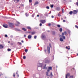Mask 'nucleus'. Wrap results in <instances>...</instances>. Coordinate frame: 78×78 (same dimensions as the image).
Returning <instances> with one entry per match:
<instances>
[{
	"label": "nucleus",
	"mask_w": 78,
	"mask_h": 78,
	"mask_svg": "<svg viewBox=\"0 0 78 78\" xmlns=\"http://www.w3.org/2000/svg\"><path fill=\"white\" fill-rule=\"evenodd\" d=\"M49 58H45L44 59V62H45L46 64L49 63V62H50V60H49Z\"/></svg>",
	"instance_id": "obj_1"
},
{
	"label": "nucleus",
	"mask_w": 78,
	"mask_h": 78,
	"mask_svg": "<svg viewBox=\"0 0 78 78\" xmlns=\"http://www.w3.org/2000/svg\"><path fill=\"white\" fill-rule=\"evenodd\" d=\"M47 49L48 54H50V47L48 46L47 47Z\"/></svg>",
	"instance_id": "obj_2"
},
{
	"label": "nucleus",
	"mask_w": 78,
	"mask_h": 78,
	"mask_svg": "<svg viewBox=\"0 0 78 78\" xmlns=\"http://www.w3.org/2000/svg\"><path fill=\"white\" fill-rule=\"evenodd\" d=\"M9 27L12 28V27H13L14 26V24H13V23H9Z\"/></svg>",
	"instance_id": "obj_3"
},
{
	"label": "nucleus",
	"mask_w": 78,
	"mask_h": 78,
	"mask_svg": "<svg viewBox=\"0 0 78 78\" xmlns=\"http://www.w3.org/2000/svg\"><path fill=\"white\" fill-rule=\"evenodd\" d=\"M40 22L42 23H45L46 21L45 20H41L40 21Z\"/></svg>",
	"instance_id": "obj_4"
},
{
	"label": "nucleus",
	"mask_w": 78,
	"mask_h": 78,
	"mask_svg": "<svg viewBox=\"0 0 78 78\" xmlns=\"http://www.w3.org/2000/svg\"><path fill=\"white\" fill-rule=\"evenodd\" d=\"M70 76V74L69 73H68L66 75V78H67V76Z\"/></svg>",
	"instance_id": "obj_5"
},
{
	"label": "nucleus",
	"mask_w": 78,
	"mask_h": 78,
	"mask_svg": "<svg viewBox=\"0 0 78 78\" xmlns=\"http://www.w3.org/2000/svg\"><path fill=\"white\" fill-rule=\"evenodd\" d=\"M78 12V11L77 10H73V14H76Z\"/></svg>",
	"instance_id": "obj_6"
},
{
	"label": "nucleus",
	"mask_w": 78,
	"mask_h": 78,
	"mask_svg": "<svg viewBox=\"0 0 78 78\" xmlns=\"http://www.w3.org/2000/svg\"><path fill=\"white\" fill-rule=\"evenodd\" d=\"M3 27H4V28H8V26L6 24H4L3 25Z\"/></svg>",
	"instance_id": "obj_7"
},
{
	"label": "nucleus",
	"mask_w": 78,
	"mask_h": 78,
	"mask_svg": "<svg viewBox=\"0 0 78 78\" xmlns=\"http://www.w3.org/2000/svg\"><path fill=\"white\" fill-rule=\"evenodd\" d=\"M42 37L43 39H45L46 38V37H45V35H42Z\"/></svg>",
	"instance_id": "obj_8"
},
{
	"label": "nucleus",
	"mask_w": 78,
	"mask_h": 78,
	"mask_svg": "<svg viewBox=\"0 0 78 78\" xmlns=\"http://www.w3.org/2000/svg\"><path fill=\"white\" fill-rule=\"evenodd\" d=\"M64 34L66 35L67 34V32L66 31H65L64 33H62V36H64Z\"/></svg>",
	"instance_id": "obj_9"
},
{
	"label": "nucleus",
	"mask_w": 78,
	"mask_h": 78,
	"mask_svg": "<svg viewBox=\"0 0 78 78\" xmlns=\"http://www.w3.org/2000/svg\"><path fill=\"white\" fill-rule=\"evenodd\" d=\"M26 28H27V29H29V30H31V28L30 26L27 27H26Z\"/></svg>",
	"instance_id": "obj_10"
},
{
	"label": "nucleus",
	"mask_w": 78,
	"mask_h": 78,
	"mask_svg": "<svg viewBox=\"0 0 78 78\" xmlns=\"http://www.w3.org/2000/svg\"><path fill=\"white\" fill-rule=\"evenodd\" d=\"M35 33H36V32L35 31L31 32V34L32 35H33V34H34Z\"/></svg>",
	"instance_id": "obj_11"
},
{
	"label": "nucleus",
	"mask_w": 78,
	"mask_h": 78,
	"mask_svg": "<svg viewBox=\"0 0 78 78\" xmlns=\"http://www.w3.org/2000/svg\"><path fill=\"white\" fill-rule=\"evenodd\" d=\"M2 48H3V46L2 45H0V49H2Z\"/></svg>",
	"instance_id": "obj_12"
},
{
	"label": "nucleus",
	"mask_w": 78,
	"mask_h": 78,
	"mask_svg": "<svg viewBox=\"0 0 78 78\" xmlns=\"http://www.w3.org/2000/svg\"><path fill=\"white\" fill-rule=\"evenodd\" d=\"M28 39H31V35H30L28 36Z\"/></svg>",
	"instance_id": "obj_13"
},
{
	"label": "nucleus",
	"mask_w": 78,
	"mask_h": 78,
	"mask_svg": "<svg viewBox=\"0 0 78 78\" xmlns=\"http://www.w3.org/2000/svg\"><path fill=\"white\" fill-rule=\"evenodd\" d=\"M39 4V2H35V3L34 4V5H38Z\"/></svg>",
	"instance_id": "obj_14"
},
{
	"label": "nucleus",
	"mask_w": 78,
	"mask_h": 78,
	"mask_svg": "<svg viewBox=\"0 0 78 78\" xmlns=\"http://www.w3.org/2000/svg\"><path fill=\"white\" fill-rule=\"evenodd\" d=\"M60 41L61 42H62L63 41V39L62 37H61L60 38Z\"/></svg>",
	"instance_id": "obj_15"
},
{
	"label": "nucleus",
	"mask_w": 78,
	"mask_h": 78,
	"mask_svg": "<svg viewBox=\"0 0 78 78\" xmlns=\"http://www.w3.org/2000/svg\"><path fill=\"white\" fill-rule=\"evenodd\" d=\"M48 69L49 70H52V67H49Z\"/></svg>",
	"instance_id": "obj_16"
},
{
	"label": "nucleus",
	"mask_w": 78,
	"mask_h": 78,
	"mask_svg": "<svg viewBox=\"0 0 78 78\" xmlns=\"http://www.w3.org/2000/svg\"><path fill=\"white\" fill-rule=\"evenodd\" d=\"M22 30H23L24 31H26L27 30H26V29L24 28H23Z\"/></svg>",
	"instance_id": "obj_17"
},
{
	"label": "nucleus",
	"mask_w": 78,
	"mask_h": 78,
	"mask_svg": "<svg viewBox=\"0 0 78 78\" xmlns=\"http://www.w3.org/2000/svg\"><path fill=\"white\" fill-rule=\"evenodd\" d=\"M73 13V12L72 11H71L70 12H69V14H70L71 15L72 14V13Z\"/></svg>",
	"instance_id": "obj_18"
},
{
	"label": "nucleus",
	"mask_w": 78,
	"mask_h": 78,
	"mask_svg": "<svg viewBox=\"0 0 78 78\" xmlns=\"http://www.w3.org/2000/svg\"><path fill=\"white\" fill-rule=\"evenodd\" d=\"M59 31L60 32H62V28H60L59 29Z\"/></svg>",
	"instance_id": "obj_19"
},
{
	"label": "nucleus",
	"mask_w": 78,
	"mask_h": 78,
	"mask_svg": "<svg viewBox=\"0 0 78 78\" xmlns=\"http://www.w3.org/2000/svg\"><path fill=\"white\" fill-rule=\"evenodd\" d=\"M58 17H61V15L59 14V13H58Z\"/></svg>",
	"instance_id": "obj_20"
},
{
	"label": "nucleus",
	"mask_w": 78,
	"mask_h": 78,
	"mask_svg": "<svg viewBox=\"0 0 78 78\" xmlns=\"http://www.w3.org/2000/svg\"><path fill=\"white\" fill-rule=\"evenodd\" d=\"M23 58L24 59H26V56H23Z\"/></svg>",
	"instance_id": "obj_21"
},
{
	"label": "nucleus",
	"mask_w": 78,
	"mask_h": 78,
	"mask_svg": "<svg viewBox=\"0 0 78 78\" xmlns=\"http://www.w3.org/2000/svg\"><path fill=\"white\" fill-rule=\"evenodd\" d=\"M52 34H54V35H55V31H52Z\"/></svg>",
	"instance_id": "obj_22"
},
{
	"label": "nucleus",
	"mask_w": 78,
	"mask_h": 78,
	"mask_svg": "<svg viewBox=\"0 0 78 78\" xmlns=\"http://www.w3.org/2000/svg\"><path fill=\"white\" fill-rule=\"evenodd\" d=\"M46 8H47V9H50V7H49V6H47L46 7Z\"/></svg>",
	"instance_id": "obj_23"
},
{
	"label": "nucleus",
	"mask_w": 78,
	"mask_h": 78,
	"mask_svg": "<svg viewBox=\"0 0 78 78\" xmlns=\"http://www.w3.org/2000/svg\"><path fill=\"white\" fill-rule=\"evenodd\" d=\"M11 49H7V51H11Z\"/></svg>",
	"instance_id": "obj_24"
},
{
	"label": "nucleus",
	"mask_w": 78,
	"mask_h": 78,
	"mask_svg": "<svg viewBox=\"0 0 78 78\" xmlns=\"http://www.w3.org/2000/svg\"><path fill=\"white\" fill-rule=\"evenodd\" d=\"M46 65H45L43 67V69H45L46 68Z\"/></svg>",
	"instance_id": "obj_25"
},
{
	"label": "nucleus",
	"mask_w": 78,
	"mask_h": 78,
	"mask_svg": "<svg viewBox=\"0 0 78 78\" xmlns=\"http://www.w3.org/2000/svg\"><path fill=\"white\" fill-rule=\"evenodd\" d=\"M69 78H73V76H70L69 77Z\"/></svg>",
	"instance_id": "obj_26"
},
{
	"label": "nucleus",
	"mask_w": 78,
	"mask_h": 78,
	"mask_svg": "<svg viewBox=\"0 0 78 78\" xmlns=\"http://www.w3.org/2000/svg\"><path fill=\"white\" fill-rule=\"evenodd\" d=\"M50 5L51 6V8H53V6L54 5Z\"/></svg>",
	"instance_id": "obj_27"
},
{
	"label": "nucleus",
	"mask_w": 78,
	"mask_h": 78,
	"mask_svg": "<svg viewBox=\"0 0 78 78\" xmlns=\"http://www.w3.org/2000/svg\"><path fill=\"white\" fill-rule=\"evenodd\" d=\"M49 45L50 47H51V44L49 43Z\"/></svg>",
	"instance_id": "obj_28"
},
{
	"label": "nucleus",
	"mask_w": 78,
	"mask_h": 78,
	"mask_svg": "<svg viewBox=\"0 0 78 78\" xmlns=\"http://www.w3.org/2000/svg\"><path fill=\"white\" fill-rule=\"evenodd\" d=\"M62 37L63 38V39H66V37L64 36H62Z\"/></svg>",
	"instance_id": "obj_29"
},
{
	"label": "nucleus",
	"mask_w": 78,
	"mask_h": 78,
	"mask_svg": "<svg viewBox=\"0 0 78 78\" xmlns=\"http://www.w3.org/2000/svg\"><path fill=\"white\" fill-rule=\"evenodd\" d=\"M48 72H46V75H47V76H48Z\"/></svg>",
	"instance_id": "obj_30"
},
{
	"label": "nucleus",
	"mask_w": 78,
	"mask_h": 78,
	"mask_svg": "<svg viewBox=\"0 0 78 78\" xmlns=\"http://www.w3.org/2000/svg\"><path fill=\"white\" fill-rule=\"evenodd\" d=\"M50 76H53V74H52V72L51 73Z\"/></svg>",
	"instance_id": "obj_31"
},
{
	"label": "nucleus",
	"mask_w": 78,
	"mask_h": 78,
	"mask_svg": "<svg viewBox=\"0 0 78 78\" xmlns=\"http://www.w3.org/2000/svg\"><path fill=\"white\" fill-rule=\"evenodd\" d=\"M19 0H14V2H19Z\"/></svg>",
	"instance_id": "obj_32"
},
{
	"label": "nucleus",
	"mask_w": 78,
	"mask_h": 78,
	"mask_svg": "<svg viewBox=\"0 0 78 78\" xmlns=\"http://www.w3.org/2000/svg\"><path fill=\"white\" fill-rule=\"evenodd\" d=\"M25 15L27 16V17H28V14H27V13H25Z\"/></svg>",
	"instance_id": "obj_33"
},
{
	"label": "nucleus",
	"mask_w": 78,
	"mask_h": 78,
	"mask_svg": "<svg viewBox=\"0 0 78 78\" xmlns=\"http://www.w3.org/2000/svg\"><path fill=\"white\" fill-rule=\"evenodd\" d=\"M66 48H67V49H68V50H70V48H68V47H67V46L66 47Z\"/></svg>",
	"instance_id": "obj_34"
},
{
	"label": "nucleus",
	"mask_w": 78,
	"mask_h": 78,
	"mask_svg": "<svg viewBox=\"0 0 78 78\" xmlns=\"http://www.w3.org/2000/svg\"><path fill=\"white\" fill-rule=\"evenodd\" d=\"M57 27H58V28H60V26L59 25H57Z\"/></svg>",
	"instance_id": "obj_35"
},
{
	"label": "nucleus",
	"mask_w": 78,
	"mask_h": 78,
	"mask_svg": "<svg viewBox=\"0 0 78 78\" xmlns=\"http://www.w3.org/2000/svg\"><path fill=\"white\" fill-rule=\"evenodd\" d=\"M37 37V36H34V39H36Z\"/></svg>",
	"instance_id": "obj_36"
},
{
	"label": "nucleus",
	"mask_w": 78,
	"mask_h": 78,
	"mask_svg": "<svg viewBox=\"0 0 78 78\" xmlns=\"http://www.w3.org/2000/svg\"><path fill=\"white\" fill-rule=\"evenodd\" d=\"M75 27L76 28H78V26H77L76 25H75Z\"/></svg>",
	"instance_id": "obj_37"
},
{
	"label": "nucleus",
	"mask_w": 78,
	"mask_h": 78,
	"mask_svg": "<svg viewBox=\"0 0 78 78\" xmlns=\"http://www.w3.org/2000/svg\"><path fill=\"white\" fill-rule=\"evenodd\" d=\"M48 26H51V23H49L48 24Z\"/></svg>",
	"instance_id": "obj_38"
},
{
	"label": "nucleus",
	"mask_w": 78,
	"mask_h": 78,
	"mask_svg": "<svg viewBox=\"0 0 78 78\" xmlns=\"http://www.w3.org/2000/svg\"><path fill=\"white\" fill-rule=\"evenodd\" d=\"M15 73H13V76L14 77H15Z\"/></svg>",
	"instance_id": "obj_39"
},
{
	"label": "nucleus",
	"mask_w": 78,
	"mask_h": 78,
	"mask_svg": "<svg viewBox=\"0 0 78 78\" xmlns=\"http://www.w3.org/2000/svg\"><path fill=\"white\" fill-rule=\"evenodd\" d=\"M25 52H27V51H28V50H27V49H25Z\"/></svg>",
	"instance_id": "obj_40"
},
{
	"label": "nucleus",
	"mask_w": 78,
	"mask_h": 78,
	"mask_svg": "<svg viewBox=\"0 0 78 78\" xmlns=\"http://www.w3.org/2000/svg\"><path fill=\"white\" fill-rule=\"evenodd\" d=\"M29 2L30 3H31L32 2V0H29Z\"/></svg>",
	"instance_id": "obj_41"
},
{
	"label": "nucleus",
	"mask_w": 78,
	"mask_h": 78,
	"mask_svg": "<svg viewBox=\"0 0 78 78\" xmlns=\"http://www.w3.org/2000/svg\"><path fill=\"white\" fill-rule=\"evenodd\" d=\"M5 37H8V35H5Z\"/></svg>",
	"instance_id": "obj_42"
},
{
	"label": "nucleus",
	"mask_w": 78,
	"mask_h": 78,
	"mask_svg": "<svg viewBox=\"0 0 78 78\" xmlns=\"http://www.w3.org/2000/svg\"><path fill=\"white\" fill-rule=\"evenodd\" d=\"M42 23H40V24L39 25V26H40V27H41V26H42Z\"/></svg>",
	"instance_id": "obj_43"
},
{
	"label": "nucleus",
	"mask_w": 78,
	"mask_h": 78,
	"mask_svg": "<svg viewBox=\"0 0 78 78\" xmlns=\"http://www.w3.org/2000/svg\"><path fill=\"white\" fill-rule=\"evenodd\" d=\"M15 25L16 26H19V25H18V24H15Z\"/></svg>",
	"instance_id": "obj_44"
},
{
	"label": "nucleus",
	"mask_w": 78,
	"mask_h": 78,
	"mask_svg": "<svg viewBox=\"0 0 78 78\" xmlns=\"http://www.w3.org/2000/svg\"><path fill=\"white\" fill-rule=\"evenodd\" d=\"M47 72H50V69H48Z\"/></svg>",
	"instance_id": "obj_45"
},
{
	"label": "nucleus",
	"mask_w": 78,
	"mask_h": 78,
	"mask_svg": "<svg viewBox=\"0 0 78 78\" xmlns=\"http://www.w3.org/2000/svg\"><path fill=\"white\" fill-rule=\"evenodd\" d=\"M66 22V20H63V22Z\"/></svg>",
	"instance_id": "obj_46"
},
{
	"label": "nucleus",
	"mask_w": 78,
	"mask_h": 78,
	"mask_svg": "<svg viewBox=\"0 0 78 78\" xmlns=\"http://www.w3.org/2000/svg\"><path fill=\"white\" fill-rule=\"evenodd\" d=\"M28 33H31V31L28 32Z\"/></svg>",
	"instance_id": "obj_47"
},
{
	"label": "nucleus",
	"mask_w": 78,
	"mask_h": 78,
	"mask_svg": "<svg viewBox=\"0 0 78 78\" xmlns=\"http://www.w3.org/2000/svg\"><path fill=\"white\" fill-rule=\"evenodd\" d=\"M51 17V18H54V16H52Z\"/></svg>",
	"instance_id": "obj_48"
},
{
	"label": "nucleus",
	"mask_w": 78,
	"mask_h": 78,
	"mask_svg": "<svg viewBox=\"0 0 78 78\" xmlns=\"http://www.w3.org/2000/svg\"><path fill=\"white\" fill-rule=\"evenodd\" d=\"M57 9H58V10L60 9V8H58Z\"/></svg>",
	"instance_id": "obj_49"
},
{
	"label": "nucleus",
	"mask_w": 78,
	"mask_h": 78,
	"mask_svg": "<svg viewBox=\"0 0 78 78\" xmlns=\"http://www.w3.org/2000/svg\"><path fill=\"white\" fill-rule=\"evenodd\" d=\"M62 13H64V10H62Z\"/></svg>",
	"instance_id": "obj_50"
},
{
	"label": "nucleus",
	"mask_w": 78,
	"mask_h": 78,
	"mask_svg": "<svg viewBox=\"0 0 78 78\" xmlns=\"http://www.w3.org/2000/svg\"><path fill=\"white\" fill-rule=\"evenodd\" d=\"M21 42H22V43H23V40H22V41H21Z\"/></svg>",
	"instance_id": "obj_51"
},
{
	"label": "nucleus",
	"mask_w": 78,
	"mask_h": 78,
	"mask_svg": "<svg viewBox=\"0 0 78 78\" xmlns=\"http://www.w3.org/2000/svg\"><path fill=\"white\" fill-rule=\"evenodd\" d=\"M76 5L77 6H78V2H76Z\"/></svg>",
	"instance_id": "obj_52"
},
{
	"label": "nucleus",
	"mask_w": 78,
	"mask_h": 78,
	"mask_svg": "<svg viewBox=\"0 0 78 78\" xmlns=\"http://www.w3.org/2000/svg\"><path fill=\"white\" fill-rule=\"evenodd\" d=\"M17 23H18V24H20V23L19 22H17Z\"/></svg>",
	"instance_id": "obj_53"
},
{
	"label": "nucleus",
	"mask_w": 78,
	"mask_h": 78,
	"mask_svg": "<svg viewBox=\"0 0 78 78\" xmlns=\"http://www.w3.org/2000/svg\"><path fill=\"white\" fill-rule=\"evenodd\" d=\"M44 51H45V52H46V51H47V50H46V49H45V50H44Z\"/></svg>",
	"instance_id": "obj_54"
},
{
	"label": "nucleus",
	"mask_w": 78,
	"mask_h": 78,
	"mask_svg": "<svg viewBox=\"0 0 78 78\" xmlns=\"http://www.w3.org/2000/svg\"><path fill=\"white\" fill-rule=\"evenodd\" d=\"M37 17H39V15H37Z\"/></svg>",
	"instance_id": "obj_55"
},
{
	"label": "nucleus",
	"mask_w": 78,
	"mask_h": 78,
	"mask_svg": "<svg viewBox=\"0 0 78 78\" xmlns=\"http://www.w3.org/2000/svg\"><path fill=\"white\" fill-rule=\"evenodd\" d=\"M20 45H22V43H20Z\"/></svg>",
	"instance_id": "obj_56"
},
{
	"label": "nucleus",
	"mask_w": 78,
	"mask_h": 78,
	"mask_svg": "<svg viewBox=\"0 0 78 78\" xmlns=\"http://www.w3.org/2000/svg\"><path fill=\"white\" fill-rule=\"evenodd\" d=\"M24 37H26V35H24Z\"/></svg>",
	"instance_id": "obj_57"
},
{
	"label": "nucleus",
	"mask_w": 78,
	"mask_h": 78,
	"mask_svg": "<svg viewBox=\"0 0 78 78\" xmlns=\"http://www.w3.org/2000/svg\"><path fill=\"white\" fill-rule=\"evenodd\" d=\"M32 16L33 17H34V16H33V15H32Z\"/></svg>",
	"instance_id": "obj_58"
},
{
	"label": "nucleus",
	"mask_w": 78,
	"mask_h": 78,
	"mask_svg": "<svg viewBox=\"0 0 78 78\" xmlns=\"http://www.w3.org/2000/svg\"><path fill=\"white\" fill-rule=\"evenodd\" d=\"M11 45H13V44H12V43H11Z\"/></svg>",
	"instance_id": "obj_59"
},
{
	"label": "nucleus",
	"mask_w": 78,
	"mask_h": 78,
	"mask_svg": "<svg viewBox=\"0 0 78 78\" xmlns=\"http://www.w3.org/2000/svg\"><path fill=\"white\" fill-rule=\"evenodd\" d=\"M17 76H18L19 77V75H18Z\"/></svg>",
	"instance_id": "obj_60"
},
{
	"label": "nucleus",
	"mask_w": 78,
	"mask_h": 78,
	"mask_svg": "<svg viewBox=\"0 0 78 78\" xmlns=\"http://www.w3.org/2000/svg\"><path fill=\"white\" fill-rule=\"evenodd\" d=\"M8 43H10V41H9L8 42Z\"/></svg>",
	"instance_id": "obj_61"
},
{
	"label": "nucleus",
	"mask_w": 78,
	"mask_h": 78,
	"mask_svg": "<svg viewBox=\"0 0 78 78\" xmlns=\"http://www.w3.org/2000/svg\"><path fill=\"white\" fill-rule=\"evenodd\" d=\"M18 31H20V30H17Z\"/></svg>",
	"instance_id": "obj_62"
},
{
	"label": "nucleus",
	"mask_w": 78,
	"mask_h": 78,
	"mask_svg": "<svg viewBox=\"0 0 78 78\" xmlns=\"http://www.w3.org/2000/svg\"><path fill=\"white\" fill-rule=\"evenodd\" d=\"M77 55L78 56V53L77 54Z\"/></svg>",
	"instance_id": "obj_63"
},
{
	"label": "nucleus",
	"mask_w": 78,
	"mask_h": 78,
	"mask_svg": "<svg viewBox=\"0 0 78 78\" xmlns=\"http://www.w3.org/2000/svg\"><path fill=\"white\" fill-rule=\"evenodd\" d=\"M61 20H63V19L62 18V19H61Z\"/></svg>",
	"instance_id": "obj_64"
}]
</instances>
